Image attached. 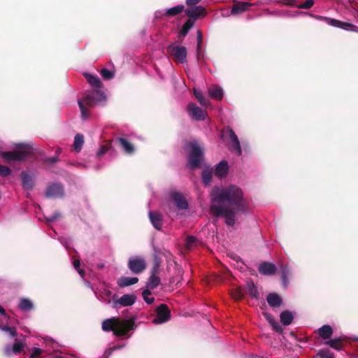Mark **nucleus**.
<instances>
[{
    "instance_id": "43",
    "label": "nucleus",
    "mask_w": 358,
    "mask_h": 358,
    "mask_svg": "<svg viewBox=\"0 0 358 358\" xmlns=\"http://www.w3.org/2000/svg\"><path fill=\"white\" fill-rule=\"evenodd\" d=\"M314 358H334V354L327 350H321Z\"/></svg>"
},
{
    "instance_id": "25",
    "label": "nucleus",
    "mask_w": 358,
    "mask_h": 358,
    "mask_svg": "<svg viewBox=\"0 0 358 358\" xmlns=\"http://www.w3.org/2000/svg\"><path fill=\"white\" fill-rule=\"evenodd\" d=\"M85 77L87 80L88 83L96 90H100L102 87V84L99 78L94 75L90 73H85Z\"/></svg>"
},
{
    "instance_id": "5",
    "label": "nucleus",
    "mask_w": 358,
    "mask_h": 358,
    "mask_svg": "<svg viewBox=\"0 0 358 358\" xmlns=\"http://www.w3.org/2000/svg\"><path fill=\"white\" fill-rule=\"evenodd\" d=\"M190 152L189 154V163L192 169L199 166L202 159L203 149L196 141L190 142L188 145Z\"/></svg>"
},
{
    "instance_id": "51",
    "label": "nucleus",
    "mask_w": 358,
    "mask_h": 358,
    "mask_svg": "<svg viewBox=\"0 0 358 358\" xmlns=\"http://www.w3.org/2000/svg\"><path fill=\"white\" fill-rule=\"evenodd\" d=\"M122 347L123 346H122V345H115L110 348H108V349L106 350V351L104 352V356L108 357L112 355L113 351H115L116 350L121 349Z\"/></svg>"
},
{
    "instance_id": "49",
    "label": "nucleus",
    "mask_w": 358,
    "mask_h": 358,
    "mask_svg": "<svg viewBox=\"0 0 358 358\" xmlns=\"http://www.w3.org/2000/svg\"><path fill=\"white\" fill-rule=\"evenodd\" d=\"M73 267L75 268V269L77 270V271L78 272V273L80 275V277L82 278H84L85 271L81 269V268H80V261L79 260H75L73 262Z\"/></svg>"
},
{
    "instance_id": "39",
    "label": "nucleus",
    "mask_w": 358,
    "mask_h": 358,
    "mask_svg": "<svg viewBox=\"0 0 358 358\" xmlns=\"http://www.w3.org/2000/svg\"><path fill=\"white\" fill-rule=\"evenodd\" d=\"M0 330L8 334L11 338L17 336L16 329L15 327H9V323L0 324Z\"/></svg>"
},
{
    "instance_id": "1",
    "label": "nucleus",
    "mask_w": 358,
    "mask_h": 358,
    "mask_svg": "<svg viewBox=\"0 0 358 358\" xmlns=\"http://www.w3.org/2000/svg\"><path fill=\"white\" fill-rule=\"evenodd\" d=\"M210 200V213L224 217L226 224L229 227L235 224L236 214H246L248 211L249 201L243 190L236 185L213 187Z\"/></svg>"
},
{
    "instance_id": "38",
    "label": "nucleus",
    "mask_w": 358,
    "mask_h": 358,
    "mask_svg": "<svg viewBox=\"0 0 358 358\" xmlns=\"http://www.w3.org/2000/svg\"><path fill=\"white\" fill-rule=\"evenodd\" d=\"M213 177V169L210 167L205 168L202 171V180L206 185H209Z\"/></svg>"
},
{
    "instance_id": "44",
    "label": "nucleus",
    "mask_w": 358,
    "mask_h": 358,
    "mask_svg": "<svg viewBox=\"0 0 358 358\" xmlns=\"http://www.w3.org/2000/svg\"><path fill=\"white\" fill-rule=\"evenodd\" d=\"M101 75L105 80H110L114 77V72L106 69H103L101 71Z\"/></svg>"
},
{
    "instance_id": "50",
    "label": "nucleus",
    "mask_w": 358,
    "mask_h": 358,
    "mask_svg": "<svg viewBox=\"0 0 358 358\" xmlns=\"http://www.w3.org/2000/svg\"><path fill=\"white\" fill-rule=\"evenodd\" d=\"M165 16H167L166 15V8L157 10L155 13V19H162Z\"/></svg>"
},
{
    "instance_id": "37",
    "label": "nucleus",
    "mask_w": 358,
    "mask_h": 358,
    "mask_svg": "<svg viewBox=\"0 0 358 358\" xmlns=\"http://www.w3.org/2000/svg\"><path fill=\"white\" fill-rule=\"evenodd\" d=\"M84 143V136L80 134H77L74 137V142L73 147L74 150L79 152L83 148V145Z\"/></svg>"
},
{
    "instance_id": "18",
    "label": "nucleus",
    "mask_w": 358,
    "mask_h": 358,
    "mask_svg": "<svg viewBox=\"0 0 358 358\" xmlns=\"http://www.w3.org/2000/svg\"><path fill=\"white\" fill-rule=\"evenodd\" d=\"M24 189L31 190L34 186V175L30 172H22L21 174Z\"/></svg>"
},
{
    "instance_id": "29",
    "label": "nucleus",
    "mask_w": 358,
    "mask_h": 358,
    "mask_svg": "<svg viewBox=\"0 0 358 358\" xmlns=\"http://www.w3.org/2000/svg\"><path fill=\"white\" fill-rule=\"evenodd\" d=\"M112 296V292L108 288H103L99 290V296H96L97 298H99L101 301L105 302L106 304H110L111 301L110 299Z\"/></svg>"
},
{
    "instance_id": "47",
    "label": "nucleus",
    "mask_w": 358,
    "mask_h": 358,
    "mask_svg": "<svg viewBox=\"0 0 358 358\" xmlns=\"http://www.w3.org/2000/svg\"><path fill=\"white\" fill-rule=\"evenodd\" d=\"M109 150V147L107 145H103L99 147L96 152V157H101Z\"/></svg>"
},
{
    "instance_id": "62",
    "label": "nucleus",
    "mask_w": 358,
    "mask_h": 358,
    "mask_svg": "<svg viewBox=\"0 0 358 358\" xmlns=\"http://www.w3.org/2000/svg\"><path fill=\"white\" fill-rule=\"evenodd\" d=\"M60 241H61V243L64 245V247L68 249L69 247V243L67 242H64L62 240H60Z\"/></svg>"
},
{
    "instance_id": "61",
    "label": "nucleus",
    "mask_w": 358,
    "mask_h": 358,
    "mask_svg": "<svg viewBox=\"0 0 358 358\" xmlns=\"http://www.w3.org/2000/svg\"><path fill=\"white\" fill-rule=\"evenodd\" d=\"M57 157H52L50 159V163H55L57 161Z\"/></svg>"
},
{
    "instance_id": "12",
    "label": "nucleus",
    "mask_w": 358,
    "mask_h": 358,
    "mask_svg": "<svg viewBox=\"0 0 358 358\" xmlns=\"http://www.w3.org/2000/svg\"><path fill=\"white\" fill-rule=\"evenodd\" d=\"M187 110L189 115L194 120H204L207 116V113L194 103H189Z\"/></svg>"
},
{
    "instance_id": "3",
    "label": "nucleus",
    "mask_w": 358,
    "mask_h": 358,
    "mask_svg": "<svg viewBox=\"0 0 358 358\" xmlns=\"http://www.w3.org/2000/svg\"><path fill=\"white\" fill-rule=\"evenodd\" d=\"M133 327L132 322L121 321L117 317H111L102 322V329L104 331H113L116 336H124Z\"/></svg>"
},
{
    "instance_id": "32",
    "label": "nucleus",
    "mask_w": 358,
    "mask_h": 358,
    "mask_svg": "<svg viewBox=\"0 0 358 358\" xmlns=\"http://www.w3.org/2000/svg\"><path fill=\"white\" fill-rule=\"evenodd\" d=\"M118 142L123 148L124 152L127 154H132L134 152V145L130 143L126 138H117Z\"/></svg>"
},
{
    "instance_id": "21",
    "label": "nucleus",
    "mask_w": 358,
    "mask_h": 358,
    "mask_svg": "<svg viewBox=\"0 0 358 358\" xmlns=\"http://www.w3.org/2000/svg\"><path fill=\"white\" fill-rule=\"evenodd\" d=\"M229 172L228 163L225 160L221 161L215 166V174L217 177L222 178L227 176Z\"/></svg>"
},
{
    "instance_id": "41",
    "label": "nucleus",
    "mask_w": 358,
    "mask_h": 358,
    "mask_svg": "<svg viewBox=\"0 0 358 358\" xmlns=\"http://www.w3.org/2000/svg\"><path fill=\"white\" fill-rule=\"evenodd\" d=\"M150 295H151V291L150 289H145L142 292L143 298L144 301L148 304H151L155 301V298L154 297H150Z\"/></svg>"
},
{
    "instance_id": "42",
    "label": "nucleus",
    "mask_w": 358,
    "mask_h": 358,
    "mask_svg": "<svg viewBox=\"0 0 358 358\" xmlns=\"http://www.w3.org/2000/svg\"><path fill=\"white\" fill-rule=\"evenodd\" d=\"M247 289L249 294L254 298H257L258 296V291L257 287L253 283H248Z\"/></svg>"
},
{
    "instance_id": "17",
    "label": "nucleus",
    "mask_w": 358,
    "mask_h": 358,
    "mask_svg": "<svg viewBox=\"0 0 358 358\" xmlns=\"http://www.w3.org/2000/svg\"><path fill=\"white\" fill-rule=\"evenodd\" d=\"M149 219L154 228L160 230L163 224V219L162 215L157 211H150L148 213Z\"/></svg>"
},
{
    "instance_id": "26",
    "label": "nucleus",
    "mask_w": 358,
    "mask_h": 358,
    "mask_svg": "<svg viewBox=\"0 0 358 358\" xmlns=\"http://www.w3.org/2000/svg\"><path fill=\"white\" fill-rule=\"evenodd\" d=\"M266 299L269 306L273 308L279 307L282 303V299L279 295L275 293L269 294Z\"/></svg>"
},
{
    "instance_id": "7",
    "label": "nucleus",
    "mask_w": 358,
    "mask_h": 358,
    "mask_svg": "<svg viewBox=\"0 0 358 358\" xmlns=\"http://www.w3.org/2000/svg\"><path fill=\"white\" fill-rule=\"evenodd\" d=\"M167 51L176 61L182 64L187 63V50L185 47L173 43L168 46Z\"/></svg>"
},
{
    "instance_id": "9",
    "label": "nucleus",
    "mask_w": 358,
    "mask_h": 358,
    "mask_svg": "<svg viewBox=\"0 0 358 358\" xmlns=\"http://www.w3.org/2000/svg\"><path fill=\"white\" fill-rule=\"evenodd\" d=\"M157 315L152 320L155 324H160L168 322L171 318V312L166 304L159 305L156 310Z\"/></svg>"
},
{
    "instance_id": "27",
    "label": "nucleus",
    "mask_w": 358,
    "mask_h": 358,
    "mask_svg": "<svg viewBox=\"0 0 358 358\" xmlns=\"http://www.w3.org/2000/svg\"><path fill=\"white\" fill-rule=\"evenodd\" d=\"M264 316L268 323L272 327L273 329L277 332L281 333L282 331V327L275 320L273 316L268 313H264Z\"/></svg>"
},
{
    "instance_id": "54",
    "label": "nucleus",
    "mask_w": 358,
    "mask_h": 358,
    "mask_svg": "<svg viewBox=\"0 0 358 358\" xmlns=\"http://www.w3.org/2000/svg\"><path fill=\"white\" fill-rule=\"evenodd\" d=\"M59 216V213H55L52 215L45 217L46 222L48 223H50V222L55 221Z\"/></svg>"
},
{
    "instance_id": "52",
    "label": "nucleus",
    "mask_w": 358,
    "mask_h": 358,
    "mask_svg": "<svg viewBox=\"0 0 358 358\" xmlns=\"http://www.w3.org/2000/svg\"><path fill=\"white\" fill-rule=\"evenodd\" d=\"M42 352V350L39 348H34L32 349V352L30 356V358H36L38 357Z\"/></svg>"
},
{
    "instance_id": "60",
    "label": "nucleus",
    "mask_w": 358,
    "mask_h": 358,
    "mask_svg": "<svg viewBox=\"0 0 358 358\" xmlns=\"http://www.w3.org/2000/svg\"><path fill=\"white\" fill-rule=\"evenodd\" d=\"M83 281H84V282L85 283V285H86L87 286H88L89 287H90L91 289H92V286L91 283H90L89 281H87V280H85V279L83 280Z\"/></svg>"
},
{
    "instance_id": "14",
    "label": "nucleus",
    "mask_w": 358,
    "mask_h": 358,
    "mask_svg": "<svg viewBox=\"0 0 358 358\" xmlns=\"http://www.w3.org/2000/svg\"><path fill=\"white\" fill-rule=\"evenodd\" d=\"M169 199L180 210H186L189 205L185 198L179 192H172L169 194Z\"/></svg>"
},
{
    "instance_id": "30",
    "label": "nucleus",
    "mask_w": 358,
    "mask_h": 358,
    "mask_svg": "<svg viewBox=\"0 0 358 358\" xmlns=\"http://www.w3.org/2000/svg\"><path fill=\"white\" fill-rule=\"evenodd\" d=\"M18 308L22 311H29L33 309L34 304L31 300L27 298H22L20 300Z\"/></svg>"
},
{
    "instance_id": "15",
    "label": "nucleus",
    "mask_w": 358,
    "mask_h": 358,
    "mask_svg": "<svg viewBox=\"0 0 358 358\" xmlns=\"http://www.w3.org/2000/svg\"><path fill=\"white\" fill-rule=\"evenodd\" d=\"M184 10L188 17L194 19V20L206 15V9L202 6H187Z\"/></svg>"
},
{
    "instance_id": "11",
    "label": "nucleus",
    "mask_w": 358,
    "mask_h": 358,
    "mask_svg": "<svg viewBox=\"0 0 358 358\" xmlns=\"http://www.w3.org/2000/svg\"><path fill=\"white\" fill-rule=\"evenodd\" d=\"M113 298L112 307L115 309H118L122 306H131L136 301V297L134 294H124L117 299H115V296Z\"/></svg>"
},
{
    "instance_id": "35",
    "label": "nucleus",
    "mask_w": 358,
    "mask_h": 358,
    "mask_svg": "<svg viewBox=\"0 0 358 358\" xmlns=\"http://www.w3.org/2000/svg\"><path fill=\"white\" fill-rule=\"evenodd\" d=\"M319 335L324 339L330 338L333 334L332 328L329 325H323L318 329Z\"/></svg>"
},
{
    "instance_id": "55",
    "label": "nucleus",
    "mask_w": 358,
    "mask_h": 358,
    "mask_svg": "<svg viewBox=\"0 0 358 358\" xmlns=\"http://www.w3.org/2000/svg\"><path fill=\"white\" fill-rule=\"evenodd\" d=\"M201 1V0H186V4L187 6H197V4Z\"/></svg>"
},
{
    "instance_id": "45",
    "label": "nucleus",
    "mask_w": 358,
    "mask_h": 358,
    "mask_svg": "<svg viewBox=\"0 0 358 358\" xmlns=\"http://www.w3.org/2000/svg\"><path fill=\"white\" fill-rule=\"evenodd\" d=\"M326 343L336 350H339L341 349L340 338L329 340Z\"/></svg>"
},
{
    "instance_id": "64",
    "label": "nucleus",
    "mask_w": 358,
    "mask_h": 358,
    "mask_svg": "<svg viewBox=\"0 0 358 358\" xmlns=\"http://www.w3.org/2000/svg\"><path fill=\"white\" fill-rule=\"evenodd\" d=\"M357 341H358V338H357Z\"/></svg>"
},
{
    "instance_id": "53",
    "label": "nucleus",
    "mask_w": 358,
    "mask_h": 358,
    "mask_svg": "<svg viewBox=\"0 0 358 358\" xmlns=\"http://www.w3.org/2000/svg\"><path fill=\"white\" fill-rule=\"evenodd\" d=\"M195 21L196 20H194V19L189 17V19L185 22L183 26L190 30L194 25Z\"/></svg>"
},
{
    "instance_id": "36",
    "label": "nucleus",
    "mask_w": 358,
    "mask_h": 358,
    "mask_svg": "<svg viewBox=\"0 0 358 358\" xmlns=\"http://www.w3.org/2000/svg\"><path fill=\"white\" fill-rule=\"evenodd\" d=\"M194 94L195 97L196 98V99L201 106L207 107L210 105V101L204 97L201 91L194 88Z\"/></svg>"
},
{
    "instance_id": "6",
    "label": "nucleus",
    "mask_w": 358,
    "mask_h": 358,
    "mask_svg": "<svg viewBox=\"0 0 358 358\" xmlns=\"http://www.w3.org/2000/svg\"><path fill=\"white\" fill-rule=\"evenodd\" d=\"M310 16L315 18V20L324 21L327 24L330 26L341 28L345 31L358 32V27L351 23L342 22L336 19L324 17L322 15H310Z\"/></svg>"
},
{
    "instance_id": "46",
    "label": "nucleus",
    "mask_w": 358,
    "mask_h": 358,
    "mask_svg": "<svg viewBox=\"0 0 358 358\" xmlns=\"http://www.w3.org/2000/svg\"><path fill=\"white\" fill-rule=\"evenodd\" d=\"M11 170L10 168L0 164V176L6 177L10 174Z\"/></svg>"
},
{
    "instance_id": "31",
    "label": "nucleus",
    "mask_w": 358,
    "mask_h": 358,
    "mask_svg": "<svg viewBox=\"0 0 358 358\" xmlns=\"http://www.w3.org/2000/svg\"><path fill=\"white\" fill-rule=\"evenodd\" d=\"M201 43H202V35L200 31H197V43H196V57L199 63L201 62L203 55L201 52Z\"/></svg>"
},
{
    "instance_id": "33",
    "label": "nucleus",
    "mask_w": 358,
    "mask_h": 358,
    "mask_svg": "<svg viewBox=\"0 0 358 358\" xmlns=\"http://www.w3.org/2000/svg\"><path fill=\"white\" fill-rule=\"evenodd\" d=\"M280 322L283 325L290 324L293 320V314L289 310L282 311L280 315Z\"/></svg>"
},
{
    "instance_id": "58",
    "label": "nucleus",
    "mask_w": 358,
    "mask_h": 358,
    "mask_svg": "<svg viewBox=\"0 0 358 358\" xmlns=\"http://www.w3.org/2000/svg\"><path fill=\"white\" fill-rule=\"evenodd\" d=\"M189 29H187L185 27L182 26L181 30H180V34L185 36L187 34V33L189 32Z\"/></svg>"
},
{
    "instance_id": "24",
    "label": "nucleus",
    "mask_w": 358,
    "mask_h": 358,
    "mask_svg": "<svg viewBox=\"0 0 358 358\" xmlns=\"http://www.w3.org/2000/svg\"><path fill=\"white\" fill-rule=\"evenodd\" d=\"M138 278L136 277H121L117 279V284L120 287H125L137 283Z\"/></svg>"
},
{
    "instance_id": "22",
    "label": "nucleus",
    "mask_w": 358,
    "mask_h": 358,
    "mask_svg": "<svg viewBox=\"0 0 358 358\" xmlns=\"http://www.w3.org/2000/svg\"><path fill=\"white\" fill-rule=\"evenodd\" d=\"M252 4L249 2L238 1L236 2L231 10V15L241 14L248 10Z\"/></svg>"
},
{
    "instance_id": "57",
    "label": "nucleus",
    "mask_w": 358,
    "mask_h": 358,
    "mask_svg": "<svg viewBox=\"0 0 358 358\" xmlns=\"http://www.w3.org/2000/svg\"><path fill=\"white\" fill-rule=\"evenodd\" d=\"M158 271H159V265L157 264H155V265L153 266V267L152 268V273L151 274L157 275Z\"/></svg>"
},
{
    "instance_id": "23",
    "label": "nucleus",
    "mask_w": 358,
    "mask_h": 358,
    "mask_svg": "<svg viewBox=\"0 0 358 358\" xmlns=\"http://www.w3.org/2000/svg\"><path fill=\"white\" fill-rule=\"evenodd\" d=\"M258 270L263 275H273L276 271V267L272 263L263 262L259 266Z\"/></svg>"
},
{
    "instance_id": "40",
    "label": "nucleus",
    "mask_w": 358,
    "mask_h": 358,
    "mask_svg": "<svg viewBox=\"0 0 358 358\" xmlns=\"http://www.w3.org/2000/svg\"><path fill=\"white\" fill-rule=\"evenodd\" d=\"M197 243V239L196 237L190 236L186 238L185 240V247L188 250L192 249Z\"/></svg>"
},
{
    "instance_id": "63",
    "label": "nucleus",
    "mask_w": 358,
    "mask_h": 358,
    "mask_svg": "<svg viewBox=\"0 0 358 358\" xmlns=\"http://www.w3.org/2000/svg\"><path fill=\"white\" fill-rule=\"evenodd\" d=\"M78 164V165H80V166H84V167H85V168L87 167L85 165H84V164H81V163H79V164Z\"/></svg>"
},
{
    "instance_id": "56",
    "label": "nucleus",
    "mask_w": 358,
    "mask_h": 358,
    "mask_svg": "<svg viewBox=\"0 0 358 358\" xmlns=\"http://www.w3.org/2000/svg\"><path fill=\"white\" fill-rule=\"evenodd\" d=\"M0 314L4 317V318L6 319V320H10V317L7 315V313H6L5 310L0 307Z\"/></svg>"
},
{
    "instance_id": "20",
    "label": "nucleus",
    "mask_w": 358,
    "mask_h": 358,
    "mask_svg": "<svg viewBox=\"0 0 358 358\" xmlns=\"http://www.w3.org/2000/svg\"><path fill=\"white\" fill-rule=\"evenodd\" d=\"M208 92L210 97L216 101H221L223 98L224 90L217 85H213L210 86Z\"/></svg>"
},
{
    "instance_id": "34",
    "label": "nucleus",
    "mask_w": 358,
    "mask_h": 358,
    "mask_svg": "<svg viewBox=\"0 0 358 358\" xmlns=\"http://www.w3.org/2000/svg\"><path fill=\"white\" fill-rule=\"evenodd\" d=\"M185 10V6L183 4H178L173 7L166 8V15L167 17H173L176 16L180 13H182Z\"/></svg>"
},
{
    "instance_id": "48",
    "label": "nucleus",
    "mask_w": 358,
    "mask_h": 358,
    "mask_svg": "<svg viewBox=\"0 0 358 358\" xmlns=\"http://www.w3.org/2000/svg\"><path fill=\"white\" fill-rule=\"evenodd\" d=\"M314 4L313 0H306L304 3H301L298 6L299 8L308 9L311 8Z\"/></svg>"
},
{
    "instance_id": "13",
    "label": "nucleus",
    "mask_w": 358,
    "mask_h": 358,
    "mask_svg": "<svg viewBox=\"0 0 358 358\" xmlns=\"http://www.w3.org/2000/svg\"><path fill=\"white\" fill-rule=\"evenodd\" d=\"M228 134L230 140V150L236 155L241 156L242 155V149L238 136L231 129H228Z\"/></svg>"
},
{
    "instance_id": "4",
    "label": "nucleus",
    "mask_w": 358,
    "mask_h": 358,
    "mask_svg": "<svg viewBox=\"0 0 358 358\" xmlns=\"http://www.w3.org/2000/svg\"><path fill=\"white\" fill-rule=\"evenodd\" d=\"M17 147L21 148L22 150L2 152L1 155V157L7 162H18L25 159L31 154V147L30 145L20 143L17 144Z\"/></svg>"
},
{
    "instance_id": "2",
    "label": "nucleus",
    "mask_w": 358,
    "mask_h": 358,
    "mask_svg": "<svg viewBox=\"0 0 358 358\" xmlns=\"http://www.w3.org/2000/svg\"><path fill=\"white\" fill-rule=\"evenodd\" d=\"M106 96L101 90L93 89L88 92L83 100L79 99L78 103L80 110L82 120H86L90 117L88 107L105 103Z\"/></svg>"
},
{
    "instance_id": "28",
    "label": "nucleus",
    "mask_w": 358,
    "mask_h": 358,
    "mask_svg": "<svg viewBox=\"0 0 358 358\" xmlns=\"http://www.w3.org/2000/svg\"><path fill=\"white\" fill-rule=\"evenodd\" d=\"M160 282L161 279L159 276L155 274H151L146 283V287L148 289H154L159 286Z\"/></svg>"
},
{
    "instance_id": "8",
    "label": "nucleus",
    "mask_w": 358,
    "mask_h": 358,
    "mask_svg": "<svg viewBox=\"0 0 358 358\" xmlns=\"http://www.w3.org/2000/svg\"><path fill=\"white\" fill-rule=\"evenodd\" d=\"M26 345L24 339L16 338L13 345L7 344L3 348V354L6 357H11L14 355L20 354Z\"/></svg>"
},
{
    "instance_id": "16",
    "label": "nucleus",
    "mask_w": 358,
    "mask_h": 358,
    "mask_svg": "<svg viewBox=\"0 0 358 358\" xmlns=\"http://www.w3.org/2000/svg\"><path fill=\"white\" fill-rule=\"evenodd\" d=\"M64 194L63 186L59 183H52L50 185L45 192V195L48 198H58Z\"/></svg>"
},
{
    "instance_id": "19",
    "label": "nucleus",
    "mask_w": 358,
    "mask_h": 358,
    "mask_svg": "<svg viewBox=\"0 0 358 358\" xmlns=\"http://www.w3.org/2000/svg\"><path fill=\"white\" fill-rule=\"evenodd\" d=\"M281 273L282 285L284 287H287L289 283V278L292 275V270L288 264H282L280 267Z\"/></svg>"
},
{
    "instance_id": "59",
    "label": "nucleus",
    "mask_w": 358,
    "mask_h": 358,
    "mask_svg": "<svg viewBox=\"0 0 358 358\" xmlns=\"http://www.w3.org/2000/svg\"><path fill=\"white\" fill-rule=\"evenodd\" d=\"M0 322H1V324H8L9 323V320H6V318H4V317L2 316V318H0Z\"/></svg>"
},
{
    "instance_id": "10",
    "label": "nucleus",
    "mask_w": 358,
    "mask_h": 358,
    "mask_svg": "<svg viewBox=\"0 0 358 358\" xmlns=\"http://www.w3.org/2000/svg\"><path fill=\"white\" fill-rule=\"evenodd\" d=\"M128 267L133 273L138 274L145 270L146 263L145 259L139 256L129 258Z\"/></svg>"
}]
</instances>
